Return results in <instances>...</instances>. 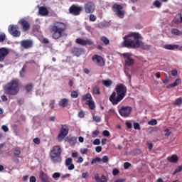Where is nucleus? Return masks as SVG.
<instances>
[{"instance_id": "obj_1", "label": "nucleus", "mask_w": 182, "mask_h": 182, "mask_svg": "<svg viewBox=\"0 0 182 182\" xmlns=\"http://www.w3.org/2000/svg\"><path fill=\"white\" fill-rule=\"evenodd\" d=\"M140 39H141L140 33L132 32L124 37L123 46L129 49H139V48H141L144 50H149L151 46L144 44Z\"/></svg>"}, {"instance_id": "obj_2", "label": "nucleus", "mask_w": 182, "mask_h": 182, "mask_svg": "<svg viewBox=\"0 0 182 182\" xmlns=\"http://www.w3.org/2000/svg\"><path fill=\"white\" fill-rule=\"evenodd\" d=\"M127 95V87L124 84L116 85L115 92H113L109 96V100L114 105H119Z\"/></svg>"}, {"instance_id": "obj_3", "label": "nucleus", "mask_w": 182, "mask_h": 182, "mask_svg": "<svg viewBox=\"0 0 182 182\" xmlns=\"http://www.w3.org/2000/svg\"><path fill=\"white\" fill-rule=\"evenodd\" d=\"M68 26L66 23L63 22L55 21L53 23V25L50 26V32L52 34L53 39H60V38H63V36H67L66 29Z\"/></svg>"}, {"instance_id": "obj_4", "label": "nucleus", "mask_w": 182, "mask_h": 182, "mask_svg": "<svg viewBox=\"0 0 182 182\" xmlns=\"http://www.w3.org/2000/svg\"><path fill=\"white\" fill-rule=\"evenodd\" d=\"M21 90V80L14 78L7 82L4 87V94L7 96H16Z\"/></svg>"}, {"instance_id": "obj_5", "label": "nucleus", "mask_w": 182, "mask_h": 182, "mask_svg": "<svg viewBox=\"0 0 182 182\" xmlns=\"http://www.w3.org/2000/svg\"><path fill=\"white\" fill-rule=\"evenodd\" d=\"M62 148L59 145L54 146L50 151V159L52 163H62Z\"/></svg>"}, {"instance_id": "obj_6", "label": "nucleus", "mask_w": 182, "mask_h": 182, "mask_svg": "<svg viewBox=\"0 0 182 182\" xmlns=\"http://www.w3.org/2000/svg\"><path fill=\"white\" fill-rule=\"evenodd\" d=\"M68 134H69V127L68 124L61 125L57 139L58 141L62 142L65 140V137H66Z\"/></svg>"}, {"instance_id": "obj_7", "label": "nucleus", "mask_w": 182, "mask_h": 182, "mask_svg": "<svg viewBox=\"0 0 182 182\" xmlns=\"http://www.w3.org/2000/svg\"><path fill=\"white\" fill-rule=\"evenodd\" d=\"M9 32L10 35H12L14 38H19V36H21V31H19V26H18V25H10L9 26Z\"/></svg>"}, {"instance_id": "obj_8", "label": "nucleus", "mask_w": 182, "mask_h": 182, "mask_svg": "<svg viewBox=\"0 0 182 182\" xmlns=\"http://www.w3.org/2000/svg\"><path fill=\"white\" fill-rule=\"evenodd\" d=\"M83 11V7L80 6H77L75 4H73L69 8V12L71 14V15H74V16H77L78 15H80V12Z\"/></svg>"}, {"instance_id": "obj_9", "label": "nucleus", "mask_w": 182, "mask_h": 182, "mask_svg": "<svg viewBox=\"0 0 182 182\" xmlns=\"http://www.w3.org/2000/svg\"><path fill=\"white\" fill-rule=\"evenodd\" d=\"M92 60L97 65V66H99V68H103V66H105V59L97 54H95L92 57Z\"/></svg>"}, {"instance_id": "obj_10", "label": "nucleus", "mask_w": 182, "mask_h": 182, "mask_svg": "<svg viewBox=\"0 0 182 182\" xmlns=\"http://www.w3.org/2000/svg\"><path fill=\"white\" fill-rule=\"evenodd\" d=\"M123 58L125 60V65L130 68V66H133L134 65V59L132 58V55L129 53H126L122 55Z\"/></svg>"}, {"instance_id": "obj_11", "label": "nucleus", "mask_w": 182, "mask_h": 182, "mask_svg": "<svg viewBox=\"0 0 182 182\" xmlns=\"http://www.w3.org/2000/svg\"><path fill=\"white\" fill-rule=\"evenodd\" d=\"M84 9L86 14H93L95 9H96V6L92 1H88L84 5Z\"/></svg>"}, {"instance_id": "obj_12", "label": "nucleus", "mask_w": 182, "mask_h": 182, "mask_svg": "<svg viewBox=\"0 0 182 182\" xmlns=\"http://www.w3.org/2000/svg\"><path fill=\"white\" fill-rule=\"evenodd\" d=\"M113 9H114V12H116L118 17L121 19L124 18V11H123V6L119 4H114L113 6Z\"/></svg>"}, {"instance_id": "obj_13", "label": "nucleus", "mask_w": 182, "mask_h": 182, "mask_svg": "<svg viewBox=\"0 0 182 182\" xmlns=\"http://www.w3.org/2000/svg\"><path fill=\"white\" fill-rule=\"evenodd\" d=\"M18 23L21 25L23 32H28L31 29L29 21L25 20V18L20 19Z\"/></svg>"}, {"instance_id": "obj_14", "label": "nucleus", "mask_w": 182, "mask_h": 182, "mask_svg": "<svg viewBox=\"0 0 182 182\" xmlns=\"http://www.w3.org/2000/svg\"><path fill=\"white\" fill-rule=\"evenodd\" d=\"M119 113L122 116V117H129V116H130V113H132V107H122L119 110Z\"/></svg>"}, {"instance_id": "obj_15", "label": "nucleus", "mask_w": 182, "mask_h": 182, "mask_svg": "<svg viewBox=\"0 0 182 182\" xmlns=\"http://www.w3.org/2000/svg\"><path fill=\"white\" fill-rule=\"evenodd\" d=\"M72 55H74V56H77L79 58V56H81V55H83L85 53V49L82 48H77V47H73L71 48L70 50Z\"/></svg>"}, {"instance_id": "obj_16", "label": "nucleus", "mask_w": 182, "mask_h": 182, "mask_svg": "<svg viewBox=\"0 0 182 182\" xmlns=\"http://www.w3.org/2000/svg\"><path fill=\"white\" fill-rule=\"evenodd\" d=\"M75 43H77V45H81L82 46H86V45H89V46L93 45V41L92 40H84L82 38H76Z\"/></svg>"}, {"instance_id": "obj_17", "label": "nucleus", "mask_w": 182, "mask_h": 182, "mask_svg": "<svg viewBox=\"0 0 182 182\" xmlns=\"http://www.w3.org/2000/svg\"><path fill=\"white\" fill-rule=\"evenodd\" d=\"M9 55V49L6 48H0V62L2 63L5 60V58Z\"/></svg>"}, {"instance_id": "obj_18", "label": "nucleus", "mask_w": 182, "mask_h": 182, "mask_svg": "<svg viewBox=\"0 0 182 182\" xmlns=\"http://www.w3.org/2000/svg\"><path fill=\"white\" fill-rule=\"evenodd\" d=\"M21 46L24 49H29L33 46V42L31 40H23L21 41Z\"/></svg>"}, {"instance_id": "obj_19", "label": "nucleus", "mask_w": 182, "mask_h": 182, "mask_svg": "<svg viewBox=\"0 0 182 182\" xmlns=\"http://www.w3.org/2000/svg\"><path fill=\"white\" fill-rule=\"evenodd\" d=\"M72 163H73V159H72V158H67L65 159V164L68 170H75V165Z\"/></svg>"}, {"instance_id": "obj_20", "label": "nucleus", "mask_w": 182, "mask_h": 182, "mask_svg": "<svg viewBox=\"0 0 182 182\" xmlns=\"http://www.w3.org/2000/svg\"><path fill=\"white\" fill-rule=\"evenodd\" d=\"M94 178L96 182H107V178L105 175H102L100 178L99 173H95L94 175Z\"/></svg>"}, {"instance_id": "obj_21", "label": "nucleus", "mask_w": 182, "mask_h": 182, "mask_svg": "<svg viewBox=\"0 0 182 182\" xmlns=\"http://www.w3.org/2000/svg\"><path fill=\"white\" fill-rule=\"evenodd\" d=\"M65 141H67V143H69V144L70 146H75V144H76L77 141V137L76 136H67Z\"/></svg>"}, {"instance_id": "obj_22", "label": "nucleus", "mask_w": 182, "mask_h": 182, "mask_svg": "<svg viewBox=\"0 0 182 182\" xmlns=\"http://www.w3.org/2000/svg\"><path fill=\"white\" fill-rule=\"evenodd\" d=\"M68 105H69V99L68 98H63L58 102L60 107H68Z\"/></svg>"}, {"instance_id": "obj_23", "label": "nucleus", "mask_w": 182, "mask_h": 182, "mask_svg": "<svg viewBox=\"0 0 182 182\" xmlns=\"http://www.w3.org/2000/svg\"><path fill=\"white\" fill-rule=\"evenodd\" d=\"M40 178L42 182H50L49 176H48V175L43 171L40 172Z\"/></svg>"}, {"instance_id": "obj_24", "label": "nucleus", "mask_w": 182, "mask_h": 182, "mask_svg": "<svg viewBox=\"0 0 182 182\" xmlns=\"http://www.w3.org/2000/svg\"><path fill=\"white\" fill-rule=\"evenodd\" d=\"M39 14L42 15V16H46V15H49V11L45 6L39 7Z\"/></svg>"}, {"instance_id": "obj_25", "label": "nucleus", "mask_w": 182, "mask_h": 182, "mask_svg": "<svg viewBox=\"0 0 182 182\" xmlns=\"http://www.w3.org/2000/svg\"><path fill=\"white\" fill-rule=\"evenodd\" d=\"M164 49H167V50H174L178 49V45L166 44L164 46Z\"/></svg>"}, {"instance_id": "obj_26", "label": "nucleus", "mask_w": 182, "mask_h": 182, "mask_svg": "<svg viewBox=\"0 0 182 182\" xmlns=\"http://www.w3.org/2000/svg\"><path fill=\"white\" fill-rule=\"evenodd\" d=\"M178 85H181V79H180V78L176 79L173 83L170 84L169 85H167L166 89H170L171 87H176V86H178Z\"/></svg>"}, {"instance_id": "obj_27", "label": "nucleus", "mask_w": 182, "mask_h": 182, "mask_svg": "<svg viewBox=\"0 0 182 182\" xmlns=\"http://www.w3.org/2000/svg\"><path fill=\"white\" fill-rule=\"evenodd\" d=\"M167 160L169 161V163H177L178 161V156L176 154H173L171 156H168L167 158Z\"/></svg>"}, {"instance_id": "obj_28", "label": "nucleus", "mask_w": 182, "mask_h": 182, "mask_svg": "<svg viewBox=\"0 0 182 182\" xmlns=\"http://www.w3.org/2000/svg\"><path fill=\"white\" fill-rule=\"evenodd\" d=\"M87 105L91 110H95L96 105H95V101L92 100H87Z\"/></svg>"}, {"instance_id": "obj_29", "label": "nucleus", "mask_w": 182, "mask_h": 182, "mask_svg": "<svg viewBox=\"0 0 182 182\" xmlns=\"http://www.w3.org/2000/svg\"><path fill=\"white\" fill-rule=\"evenodd\" d=\"M24 89L27 93H31V92H32V89H33V84L32 83L26 84L24 86Z\"/></svg>"}, {"instance_id": "obj_30", "label": "nucleus", "mask_w": 182, "mask_h": 182, "mask_svg": "<svg viewBox=\"0 0 182 182\" xmlns=\"http://www.w3.org/2000/svg\"><path fill=\"white\" fill-rule=\"evenodd\" d=\"M93 98L92 97V95L90 93H87L82 96V102H86V100H92Z\"/></svg>"}, {"instance_id": "obj_31", "label": "nucleus", "mask_w": 182, "mask_h": 182, "mask_svg": "<svg viewBox=\"0 0 182 182\" xmlns=\"http://www.w3.org/2000/svg\"><path fill=\"white\" fill-rule=\"evenodd\" d=\"M92 95H100V87L99 85H96L92 88Z\"/></svg>"}, {"instance_id": "obj_32", "label": "nucleus", "mask_w": 182, "mask_h": 182, "mask_svg": "<svg viewBox=\"0 0 182 182\" xmlns=\"http://www.w3.org/2000/svg\"><path fill=\"white\" fill-rule=\"evenodd\" d=\"M181 105H182V97H181L177 98V99L173 102V106H181Z\"/></svg>"}, {"instance_id": "obj_33", "label": "nucleus", "mask_w": 182, "mask_h": 182, "mask_svg": "<svg viewBox=\"0 0 182 182\" xmlns=\"http://www.w3.org/2000/svg\"><path fill=\"white\" fill-rule=\"evenodd\" d=\"M171 33H172V35H175L176 36H178L181 35V31H179L177 28H171Z\"/></svg>"}, {"instance_id": "obj_34", "label": "nucleus", "mask_w": 182, "mask_h": 182, "mask_svg": "<svg viewBox=\"0 0 182 182\" xmlns=\"http://www.w3.org/2000/svg\"><path fill=\"white\" fill-rule=\"evenodd\" d=\"M102 83H103L104 86H105L106 87H109L112 86V82L111 80H103Z\"/></svg>"}, {"instance_id": "obj_35", "label": "nucleus", "mask_w": 182, "mask_h": 182, "mask_svg": "<svg viewBox=\"0 0 182 182\" xmlns=\"http://www.w3.org/2000/svg\"><path fill=\"white\" fill-rule=\"evenodd\" d=\"M180 171H182V166H179L177 168H176L172 174L173 176H176V174H177V173H180Z\"/></svg>"}, {"instance_id": "obj_36", "label": "nucleus", "mask_w": 182, "mask_h": 182, "mask_svg": "<svg viewBox=\"0 0 182 182\" xmlns=\"http://www.w3.org/2000/svg\"><path fill=\"white\" fill-rule=\"evenodd\" d=\"M101 41L105 44L109 45L110 43V41L107 39L106 36L101 37Z\"/></svg>"}, {"instance_id": "obj_37", "label": "nucleus", "mask_w": 182, "mask_h": 182, "mask_svg": "<svg viewBox=\"0 0 182 182\" xmlns=\"http://www.w3.org/2000/svg\"><path fill=\"white\" fill-rule=\"evenodd\" d=\"M153 5L156 8H161V2H160V1L159 0H156L155 1H154Z\"/></svg>"}, {"instance_id": "obj_38", "label": "nucleus", "mask_w": 182, "mask_h": 182, "mask_svg": "<svg viewBox=\"0 0 182 182\" xmlns=\"http://www.w3.org/2000/svg\"><path fill=\"white\" fill-rule=\"evenodd\" d=\"M100 161H102V159L100 157H96L92 160L91 164H96V163H100Z\"/></svg>"}, {"instance_id": "obj_39", "label": "nucleus", "mask_w": 182, "mask_h": 182, "mask_svg": "<svg viewBox=\"0 0 182 182\" xmlns=\"http://www.w3.org/2000/svg\"><path fill=\"white\" fill-rule=\"evenodd\" d=\"M26 65H23L22 69L20 71V76L21 77H25V72H26Z\"/></svg>"}, {"instance_id": "obj_40", "label": "nucleus", "mask_w": 182, "mask_h": 182, "mask_svg": "<svg viewBox=\"0 0 182 182\" xmlns=\"http://www.w3.org/2000/svg\"><path fill=\"white\" fill-rule=\"evenodd\" d=\"M100 134V132H99V130L96 129L95 131H93L92 133V137L93 139H96V137L97 136H99V134Z\"/></svg>"}, {"instance_id": "obj_41", "label": "nucleus", "mask_w": 182, "mask_h": 182, "mask_svg": "<svg viewBox=\"0 0 182 182\" xmlns=\"http://www.w3.org/2000/svg\"><path fill=\"white\" fill-rule=\"evenodd\" d=\"M149 126H156L157 124V119H151L148 122Z\"/></svg>"}, {"instance_id": "obj_42", "label": "nucleus", "mask_w": 182, "mask_h": 182, "mask_svg": "<svg viewBox=\"0 0 182 182\" xmlns=\"http://www.w3.org/2000/svg\"><path fill=\"white\" fill-rule=\"evenodd\" d=\"M70 96L73 99H76L79 96V94L76 91H72Z\"/></svg>"}, {"instance_id": "obj_43", "label": "nucleus", "mask_w": 182, "mask_h": 182, "mask_svg": "<svg viewBox=\"0 0 182 182\" xmlns=\"http://www.w3.org/2000/svg\"><path fill=\"white\" fill-rule=\"evenodd\" d=\"M92 119H93V121L94 122H96V123H100V122H101V120H102V119L100 118V117H99V116H93V117H92Z\"/></svg>"}, {"instance_id": "obj_44", "label": "nucleus", "mask_w": 182, "mask_h": 182, "mask_svg": "<svg viewBox=\"0 0 182 182\" xmlns=\"http://www.w3.org/2000/svg\"><path fill=\"white\" fill-rule=\"evenodd\" d=\"M6 38V35L4 34V33L0 32V42H4L5 39Z\"/></svg>"}, {"instance_id": "obj_45", "label": "nucleus", "mask_w": 182, "mask_h": 182, "mask_svg": "<svg viewBox=\"0 0 182 182\" xmlns=\"http://www.w3.org/2000/svg\"><path fill=\"white\" fill-rule=\"evenodd\" d=\"M96 19H97V18L96 17V16L93 15V14H90V21L91 22H95L96 21Z\"/></svg>"}, {"instance_id": "obj_46", "label": "nucleus", "mask_w": 182, "mask_h": 182, "mask_svg": "<svg viewBox=\"0 0 182 182\" xmlns=\"http://www.w3.org/2000/svg\"><path fill=\"white\" fill-rule=\"evenodd\" d=\"M164 136H166V137H168V136H170L171 134V132H170V129H166L164 130Z\"/></svg>"}, {"instance_id": "obj_47", "label": "nucleus", "mask_w": 182, "mask_h": 182, "mask_svg": "<svg viewBox=\"0 0 182 182\" xmlns=\"http://www.w3.org/2000/svg\"><path fill=\"white\" fill-rule=\"evenodd\" d=\"M102 135L105 136V137H109V136H110V132L108 130H104L102 132Z\"/></svg>"}, {"instance_id": "obj_48", "label": "nucleus", "mask_w": 182, "mask_h": 182, "mask_svg": "<svg viewBox=\"0 0 182 182\" xmlns=\"http://www.w3.org/2000/svg\"><path fill=\"white\" fill-rule=\"evenodd\" d=\"M134 129L135 130H140V124H139L138 122L134 123Z\"/></svg>"}, {"instance_id": "obj_49", "label": "nucleus", "mask_w": 182, "mask_h": 182, "mask_svg": "<svg viewBox=\"0 0 182 182\" xmlns=\"http://www.w3.org/2000/svg\"><path fill=\"white\" fill-rule=\"evenodd\" d=\"M101 161L103 163H107L109 161V156H104L102 159H101Z\"/></svg>"}, {"instance_id": "obj_50", "label": "nucleus", "mask_w": 182, "mask_h": 182, "mask_svg": "<svg viewBox=\"0 0 182 182\" xmlns=\"http://www.w3.org/2000/svg\"><path fill=\"white\" fill-rule=\"evenodd\" d=\"M92 144H94V146H99V144H100V139H95L93 142Z\"/></svg>"}, {"instance_id": "obj_51", "label": "nucleus", "mask_w": 182, "mask_h": 182, "mask_svg": "<svg viewBox=\"0 0 182 182\" xmlns=\"http://www.w3.org/2000/svg\"><path fill=\"white\" fill-rule=\"evenodd\" d=\"M132 166V164H130V163H129V162H125L124 164V168L125 169V170H127V168H129V167H130Z\"/></svg>"}, {"instance_id": "obj_52", "label": "nucleus", "mask_w": 182, "mask_h": 182, "mask_svg": "<svg viewBox=\"0 0 182 182\" xmlns=\"http://www.w3.org/2000/svg\"><path fill=\"white\" fill-rule=\"evenodd\" d=\"M53 178H59V177H60V173L55 172L53 174Z\"/></svg>"}, {"instance_id": "obj_53", "label": "nucleus", "mask_w": 182, "mask_h": 182, "mask_svg": "<svg viewBox=\"0 0 182 182\" xmlns=\"http://www.w3.org/2000/svg\"><path fill=\"white\" fill-rule=\"evenodd\" d=\"M78 117H80V119H83V117H85V112L83 111L79 112Z\"/></svg>"}, {"instance_id": "obj_54", "label": "nucleus", "mask_w": 182, "mask_h": 182, "mask_svg": "<svg viewBox=\"0 0 182 182\" xmlns=\"http://www.w3.org/2000/svg\"><path fill=\"white\" fill-rule=\"evenodd\" d=\"M119 173H120V171H119V169H117V168H114L112 171L113 176H117V174H119Z\"/></svg>"}, {"instance_id": "obj_55", "label": "nucleus", "mask_w": 182, "mask_h": 182, "mask_svg": "<svg viewBox=\"0 0 182 182\" xmlns=\"http://www.w3.org/2000/svg\"><path fill=\"white\" fill-rule=\"evenodd\" d=\"M50 109H53L55 107V100H51L50 101Z\"/></svg>"}, {"instance_id": "obj_56", "label": "nucleus", "mask_w": 182, "mask_h": 182, "mask_svg": "<svg viewBox=\"0 0 182 182\" xmlns=\"http://www.w3.org/2000/svg\"><path fill=\"white\" fill-rule=\"evenodd\" d=\"M171 73L172 76H177L178 75V72L176 69L172 70Z\"/></svg>"}, {"instance_id": "obj_57", "label": "nucleus", "mask_w": 182, "mask_h": 182, "mask_svg": "<svg viewBox=\"0 0 182 182\" xmlns=\"http://www.w3.org/2000/svg\"><path fill=\"white\" fill-rule=\"evenodd\" d=\"M33 143H35V144H41V139L39 138H35Z\"/></svg>"}, {"instance_id": "obj_58", "label": "nucleus", "mask_w": 182, "mask_h": 182, "mask_svg": "<svg viewBox=\"0 0 182 182\" xmlns=\"http://www.w3.org/2000/svg\"><path fill=\"white\" fill-rule=\"evenodd\" d=\"M14 156H19V154H21V150L15 149L14 151Z\"/></svg>"}, {"instance_id": "obj_59", "label": "nucleus", "mask_w": 182, "mask_h": 182, "mask_svg": "<svg viewBox=\"0 0 182 182\" xmlns=\"http://www.w3.org/2000/svg\"><path fill=\"white\" fill-rule=\"evenodd\" d=\"M1 99L3 102H7L8 101V97L5 95H1Z\"/></svg>"}, {"instance_id": "obj_60", "label": "nucleus", "mask_w": 182, "mask_h": 182, "mask_svg": "<svg viewBox=\"0 0 182 182\" xmlns=\"http://www.w3.org/2000/svg\"><path fill=\"white\" fill-rule=\"evenodd\" d=\"M2 130H4V132H6L9 131V128H8V127L6 125H2L1 127Z\"/></svg>"}, {"instance_id": "obj_61", "label": "nucleus", "mask_w": 182, "mask_h": 182, "mask_svg": "<svg viewBox=\"0 0 182 182\" xmlns=\"http://www.w3.org/2000/svg\"><path fill=\"white\" fill-rule=\"evenodd\" d=\"M77 163H78V164H80V163H83V157L79 156L77 160Z\"/></svg>"}, {"instance_id": "obj_62", "label": "nucleus", "mask_w": 182, "mask_h": 182, "mask_svg": "<svg viewBox=\"0 0 182 182\" xmlns=\"http://www.w3.org/2000/svg\"><path fill=\"white\" fill-rule=\"evenodd\" d=\"M95 151L97 153H100V151H102V146H96L95 147Z\"/></svg>"}, {"instance_id": "obj_63", "label": "nucleus", "mask_w": 182, "mask_h": 182, "mask_svg": "<svg viewBox=\"0 0 182 182\" xmlns=\"http://www.w3.org/2000/svg\"><path fill=\"white\" fill-rule=\"evenodd\" d=\"M87 153V149H80V154H86Z\"/></svg>"}, {"instance_id": "obj_64", "label": "nucleus", "mask_w": 182, "mask_h": 182, "mask_svg": "<svg viewBox=\"0 0 182 182\" xmlns=\"http://www.w3.org/2000/svg\"><path fill=\"white\" fill-rule=\"evenodd\" d=\"M30 182H36V178L35 176H31Z\"/></svg>"}]
</instances>
